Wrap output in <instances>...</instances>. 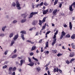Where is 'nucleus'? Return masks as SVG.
<instances>
[{"label":"nucleus","mask_w":75,"mask_h":75,"mask_svg":"<svg viewBox=\"0 0 75 75\" xmlns=\"http://www.w3.org/2000/svg\"><path fill=\"white\" fill-rule=\"evenodd\" d=\"M28 59H29V62H30V64H28L27 65H29L30 67H33V66L34 65V62H32L31 59V58H30L28 57Z\"/></svg>","instance_id":"nucleus-1"},{"label":"nucleus","mask_w":75,"mask_h":75,"mask_svg":"<svg viewBox=\"0 0 75 75\" xmlns=\"http://www.w3.org/2000/svg\"><path fill=\"white\" fill-rule=\"evenodd\" d=\"M38 14V12H32L30 14V16L29 18H32V17H33V15H35V14Z\"/></svg>","instance_id":"nucleus-2"},{"label":"nucleus","mask_w":75,"mask_h":75,"mask_svg":"<svg viewBox=\"0 0 75 75\" xmlns=\"http://www.w3.org/2000/svg\"><path fill=\"white\" fill-rule=\"evenodd\" d=\"M65 35H66V33L65 32H64V31H63L62 33V35L60 37V39H62L63 37H64V36H65Z\"/></svg>","instance_id":"nucleus-3"},{"label":"nucleus","mask_w":75,"mask_h":75,"mask_svg":"<svg viewBox=\"0 0 75 75\" xmlns=\"http://www.w3.org/2000/svg\"><path fill=\"white\" fill-rule=\"evenodd\" d=\"M49 11V9H47L46 10H44L43 12V14L44 15L47 14V13Z\"/></svg>","instance_id":"nucleus-4"},{"label":"nucleus","mask_w":75,"mask_h":75,"mask_svg":"<svg viewBox=\"0 0 75 75\" xmlns=\"http://www.w3.org/2000/svg\"><path fill=\"white\" fill-rule=\"evenodd\" d=\"M57 11L58 10L57 9H55L52 12V13L53 14L54 16H56V13H57Z\"/></svg>","instance_id":"nucleus-5"},{"label":"nucleus","mask_w":75,"mask_h":75,"mask_svg":"<svg viewBox=\"0 0 75 75\" xmlns=\"http://www.w3.org/2000/svg\"><path fill=\"white\" fill-rule=\"evenodd\" d=\"M47 25V23H45L44 25L42 26V28L41 29V30H44L45 29V28L46 27V26Z\"/></svg>","instance_id":"nucleus-6"},{"label":"nucleus","mask_w":75,"mask_h":75,"mask_svg":"<svg viewBox=\"0 0 75 75\" xmlns=\"http://www.w3.org/2000/svg\"><path fill=\"white\" fill-rule=\"evenodd\" d=\"M18 35H16L13 38V39L14 40H16V39H17L18 38Z\"/></svg>","instance_id":"nucleus-7"},{"label":"nucleus","mask_w":75,"mask_h":75,"mask_svg":"<svg viewBox=\"0 0 75 75\" xmlns=\"http://www.w3.org/2000/svg\"><path fill=\"white\" fill-rule=\"evenodd\" d=\"M21 62V66H22V65H23V62L24 63L25 62V60H21L20 61Z\"/></svg>","instance_id":"nucleus-8"},{"label":"nucleus","mask_w":75,"mask_h":75,"mask_svg":"<svg viewBox=\"0 0 75 75\" xmlns=\"http://www.w3.org/2000/svg\"><path fill=\"white\" fill-rule=\"evenodd\" d=\"M37 24V22L35 20L32 23L33 25H36Z\"/></svg>","instance_id":"nucleus-9"},{"label":"nucleus","mask_w":75,"mask_h":75,"mask_svg":"<svg viewBox=\"0 0 75 75\" xmlns=\"http://www.w3.org/2000/svg\"><path fill=\"white\" fill-rule=\"evenodd\" d=\"M74 53L73 52H71L69 55V57H72L74 56Z\"/></svg>","instance_id":"nucleus-10"},{"label":"nucleus","mask_w":75,"mask_h":75,"mask_svg":"<svg viewBox=\"0 0 75 75\" xmlns=\"http://www.w3.org/2000/svg\"><path fill=\"white\" fill-rule=\"evenodd\" d=\"M52 52L54 54H56L57 52V50H52Z\"/></svg>","instance_id":"nucleus-11"},{"label":"nucleus","mask_w":75,"mask_h":75,"mask_svg":"<svg viewBox=\"0 0 75 75\" xmlns=\"http://www.w3.org/2000/svg\"><path fill=\"white\" fill-rule=\"evenodd\" d=\"M16 7H18L19 6H20V4H19V2H18V1H17L16 2Z\"/></svg>","instance_id":"nucleus-12"},{"label":"nucleus","mask_w":75,"mask_h":75,"mask_svg":"<svg viewBox=\"0 0 75 75\" xmlns=\"http://www.w3.org/2000/svg\"><path fill=\"white\" fill-rule=\"evenodd\" d=\"M69 27L70 30H72V23L71 22H69Z\"/></svg>","instance_id":"nucleus-13"},{"label":"nucleus","mask_w":75,"mask_h":75,"mask_svg":"<svg viewBox=\"0 0 75 75\" xmlns=\"http://www.w3.org/2000/svg\"><path fill=\"white\" fill-rule=\"evenodd\" d=\"M71 39H73V40H74L75 38V34H73L71 37Z\"/></svg>","instance_id":"nucleus-14"},{"label":"nucleus","mask_w":75,"mask_h":75,"mask_svg":"<svg viewBox=\"0 0 75 75\" xmlns=\"http://www.w3.org/2000/svg\"><path fill=\"white\" fill-rule=\"evenodd\" d=\"M39 25H42V23H43L42 21L40 20H39Z\"/></svg>","instance_id":"nucleus-15"},{"label":"nucleus","mask_w":75,"mask_h":75,"mask_svg":"<svg viewBox=\"0 0 75 75\" xmlns=\"http://www.w3.org/2000/svg\"><path fill=\"white\" fill-rule=\"evenodd\" d=\"M21 16L22 17H24L23 18H26L27 17V16L25 15V14H22L21 15Z\"/></svg>","instance_id":"nucleus-16"},{"label":"nucleus","mask_w":75,"mask_h":75,"mask_svg":"<svg viewBox=\"0 0 75 75\" xmlns=\"http://www.w3.org/2000/svg\"><path fill=\"white\" fill-rule=\"evenodd\" d=\"M20 33H22L23 34H26V32L25 31H22Z\"/></svg>","instance_id":"nucleus-17"},{"label":"nucleus","mask_w":75,"mask_h":75,"mask_svg":"<svg viewBox=\"0 0 75 75\" xmlns=\"http://www.w3.org/2000/svg\"><path fill=\"white\" fill-rule=\"evenodd\" d=\"M36 48V47L35 46H33L32 47V49H31V51H34L35 49Z\"/></svg>","instance_id":"nucleus-18"},{"label":"nucleus","mask_w":75,"mask_h":75,"mask_svg":"<svg viewBox=\"0 0 75 75\" xmlns=\"http://www.w3.org/2000/svg\"><path fill=\"white\" fill-rule=\"evenodd\" d=\"M47 18V17H44L42 20V21L44 23L45 21V20Z\"/></svg>","instance_id":"nucleus-19"},{"label":"nucleus","mask_w":75,"mask_h":75,"mask_svg":"<svg viewBox=\"0 0 75 75\" xmlns=\"http://www.w3.org/2000/svg\"><path fill=\"white\" fill-rule=\"evenodd\" d=\"M58 0H55L54 4V5H56V4L58 3Z\"/></svg>","instance_id":"nucleus-20"},{"label":"nucleus","mask_w":75,"mask_h":75,"mask_svg":"<svg viewBox=\"0 0 75 75\" xmlns=\"http://www.w3.org/2000/svg\"><path fill=\"white\" fill-rule=\"evenodd\" d=\"M12 6L13 7H15L16 6V4L15 3L13 2L12 4Z\"/></svg>","instance_id":"nucleus-21"},{"label":"nucleus","mask_w":75,"mask_h":75,"mask_svg":"<svg viewBox=\"0 0 75 75\" xmlns=\"http://www.w3.org/2000/svg\"><path fill=\"white\" fill-rule=\"evenodd\" d=\"M17 56V55H14L12 57V58H16Z\"/></svg>","instance_id":"nucleus-22"},{"label":"nucleus","mask_w":75,"mask_h":75,"mask_svg":"<svg viewBox=\"0 0 75 75\" xmlns=\"http://www.w3.org/2000/svg\"><path fill=\"white\" fill-rule=\"evenodd\" d=\"M13 36V33H12L10 34L9 37H10V38H11Z\"/></svg>","instance_id":"nucleus-23"},{"label":"nucleus","mask_w":75,"mask_h":75,"mask_svg":"<svg viewBox=\"0 0 75 75\" xmlns=\"http://www.w3.org/2000/svg\"><path fill=\"white\" fill-rule=\"evenodd\" d=\"M44 6H47L48 5V4H47V2H45L44 3Z\"/></svg>","instance_id":"nucleus-24"},{"label":"nucleus","mask_w":75,"mask_h":75,"mask_svg":"<svg viewBox=\"0 0 75 75\" xmlns=\"http://www.w3.org/2000/svg\"><path fill=\"white\" fill-rule=\"evenodd\" d=\"M66 37H67V38H70V36L69 34L66 35L65 36Z\"/></svg>","instance_id":"nucleus-25"},{"label":"nucleus","mask_w":75,"mask_h":75,"mask_svg":"<svg viewBox=\"0 0 75 75\" xmlns=\"http://www.w3.org/2000/svg\"><path fill=\"white\" fill-rule=\"evenodd\" d=\"M46 47H48V42L46 43Z\"/></svg>","instance_id":"nucleus-26"},{"label":"nucleus","mask_w":75,"mask_h":75,"mask_svg":"<svg viewBox=\"0 0 75 75\" xmlns=\"http://www.w3.org/2000/svg\"><path fill=\"white\" fill-rule=\"evenodd\" d=\"M12 69H13V68L11 67H10L9 68V71L10 72H11V70H12Z\"/></svg>","instance_id":"nucleus-27"},{"label":"nucleus","mask_w":75,"mask_h":75,"mask_svg":"<svg viewBox=\"0 0 75 75\" xmlns=\"http://www.w3.org/2000/svg\"><path fill=\"white\" fill-rule=\"evenodd\" d=\"M16 67H14L13 68H12L13 71H16Z\"/></svg>","instance_id":"nucleus-28"},{"label":"nucleus","mask_w":75,"mask_h":75,"mask_svg":"<svg viewBox=\"0 0 75 75\" xmlns=\"http://www.w3.org/2000/svg\"><path fill=\"white\" fill-rule=\"evenodd\" d=\"M62 55V54L59 53L57 55V57H59V56H61Z\"/></svg>","instance_id":"nucleus-29"},{"label":"nucleus","mask_w":75,"mask_h":75,"mask_svg":"<svg viewBox=\"0 0 75 75\" xmlns=\"http://www.w3.org/2000/svg\"><path fill=\"white\" fill-rule=\"evenodd\" d=\"M74 60H75V59L73 58L72 59H71L70 61V63H72V61H74Z\"/></svg>","instance_id":"nucleus-30"},{"label":"nucleus","mask_w":75,"mask_h":75,"mask_svg":"<svg viewBox=\"0 0 75 75\" xmlns=\"http://www.w3.org/2000/svg\"><path fill=\"white\" fill-rule=\"evenodd\" d=\"M69 9L70 11H73V9H72V7L70 6L69 7Z\"/></svg>","instance_id":"nucleus-31"},{"label":"nucleus","mask_w":75,"mask_h":75,"mask_svg":"<svg viewBox=\"0 0 75 75\" xmlns=\"http://www.w3.org/2000/svg\"><path fill=\"white\" fill-rule=\"evenodd\" d=\"M25 21H26V20H25V19L22 20L21 21V23H24V22H25Z\"/></svg>","instance_id":"nucleus-32"},{"label":"nucleus","mask_w":75,"mask_h":75,"mask_svg":"<svg viewBox=\"0 0 75 75\" xmlns=\"http://www.w3.org/2000/svg\"><path fill=\"white\" fill-rule=\"evenodd\" d=\"M33 59H34V60H35V61H38V59L35 58L34 57H33Z\"/></svg>","instance_id":"nucleus-33"},{"label":"nucleus","mask_w":75,"mask_h":75,"mask_svg":"<svg viewBox=\"0 0 75 75\" xmlns=\"http://www.w3.org/2000/svg\"><path fill=\"white\" fill-rule=\"evenodd\" d=\"M52 11H53V9H50L49 12L50 13H52Z\"/></svg>","instance_id":"nucleus-34"},{"label":"nucleus","mask_w":75,"mask_h":75,"mask_svg":"<svg viewBox=\"0 0 75 75\" xmlns=\"http://www.w3.org/2000/svg\"><path fill=\"white\" fill-rule=\"evenodd\" d=\"M6 28V26H5L3 28L2 30L3 31H4V30H5V28Z\"/></svg>","instance_id":"nucleus-35"},{"label":"nucleus","mask_w":75,"mask_h":75,"mask_svg":"<svg viewBox=\"0 0 75 75\" xmlns=\"http://www.w3.org/2000/svg\"><path fill=\"white\" fill-rule=\"evenodd\" d=\"M14 43V41H12L11 43V45H13V44Z\"/></svg>","instance_id":"nucleus-36"},{"label":"nucleus","mask_w":75,"mask_h":75,"mask_svg":"<svg viewBox=\"0 0 75 75\" xmlns=\"http://www.w3.org/2000/svg\"><path fill=\"white\" fill-rule=\"evenodd\" d=\"M36 69L37 70V71H38V72H39V71H40V70H41V69L40 68H36Z\"/></svg>","instance_id":"nucleus-37"},{"label":"nucleus","mask_w":75,"mask_h":75,"mask_svg":"<svg viewBox=\"0 0 75 75\" xmlns=\"http://www.w3.org/2000/svg\"><path fill=\"white\" fill-rule=\"evenodd\" d=\"M17 8L18 10H21V7H20V6H17Z\"/></svg>","instance_id":"nucleus-38"},{"label":"nucleus","mask_w":75,"mask_h":75,"mask_svg":"<svg viewBox=\"0 0 75 75\" xmlns=\"http://www.w3.org/2000/svg\"><path fill=\"white\" fill-rule=\"evenodd\" d=\"M34 54V53L33 52H30V56H32L33 55V54Z\"/></svg>","instance_id":"nucleus-39"},{"label":"nucleus","mask_w":75,"mask_h":75,"mask_svg":"<svg viewBox=\"0 0 75 75\" xmlns=\"http://www.w3.org/2000/svg\"><path fill=\"white\" fill-rule=\"evenodd\" d=\"M57 41V38L54 39L53 40V42H54L56 43V42Z\"/></svg>","instance_id":"nucleus-40"},{"label":"nucleus","mask_w":75,"mask_h":75,"mask_svg":"<svg viewBox=\"0 0 75 75\" xmlns=\"http://www.w3.org/2000/svg\"><path fill=\"white\" fill-rule=\"evenodd\" d=\"M58 33V30H57L56 31V33H54V35H57Z\"/></svg>","instance_id":"nucleus-41"},{"label":"nucleus","mask_w":75,"mask_h":75,"mask_svg":"<svg viewBox=\"0 0 75 75\" xmlns=\"http://www.w3.org/2000/svg\"><path fill=\"white\" fill-rule=\"evenodd\" d=\"M7 67V65H5L3 67V68H4V69H5V68H6Z\"/></svg>","instance_id":"nucleus-42"},{"label":"nucleus","mask_w":75,"mask_h":75,"mask_svg":"<svg viewBox=\"0 0 75 75\" xmlns=\"http://www.w3.org/2000/svg\"><path fill=\"white\" fill-rule=\"evenodd\" d=\"M43 4H44V3L43 2H41L40 4V6H42L43 5Z\"/></svg>","instance_id":"nucleus-43"},{"label":"nucleus","mask_w":75,"mask_h":75,"mask_svg":"<svg viewBox=\"0 0 75 75\" xmlns=\"http://www.w3.org/2000/svg\"><path fill=\"white\" fill-rule=\"evenodd\" d=\"M66 63H67V64H69V61L68 60H67L66 61Z\"/></svg>","instance_id":"nucleus-44"},{"label":"nucleus","mask_w":75,"mask_h":75,"mask_svg":"<svg viewBox=\"0 0 75 75\" xmlns=\"http://www.w3.org/2000/svg\"><path fill=\"white\" fill-rule=\"evenodd\" d=\"M50 32H51V31H48L47 32L45 35H47V34H48L49 33H50Z\"/></svg>","instance_id":"nucleus-45"},{"label":"nucleus","mask_w":75,"mask_h":75,"mask_svg":"<svg viewBox=\"0 0 75 75\" xmlns=\"http://www.w3.org/2000/svg\"><path fill=\"white\" fill-rule=\"evenodd\" d=\"M56 35H54L53 37V39H55L56 38Z\"/></svg>","instance_id":"nucleus-46"},{"label":"nucleus","mask_w":75,"mask_h":75,"mask_svg":"<svg viewBox=\"0 0 75 75\" xmlns=\"http://www.w3.org/2000/svg\"><path fill=\"white\" fill-rule=\"evenodd\" d=\"M56 71H57V69H56V68L54 69V72H56Z\"/></svg>","instance_id":"nucleus-47"},{"label":"nucleus","mask_w":75,"mask_h":75,"mask_svg":"<svg viewBox=\"0 0 75 75\" xmlns=\"http://www.w3.org/2000/svg\"><path fill=\"white\" fill-rule=\"evenodd\" d=\"M47 73H48V75H51V74H50V72L49 71H48Z\"/></svg>","instance_id":"nucleus-48"},{"label":"nucleus","mask_w":75,"mask_h":75,"mask_svg":"<svg viewBox=\"0 0 75 75\" xmlns=\"http://www.w3.org/2000/svg\"><path fill=\"white\" fill-rule=\"evenodd\" d=\"M62 4H60L59 5V7L60 8H61V7H62Z\"/></svg>","instance_id":"nucleus-49"},{"label":"nucleus","mask_w":75,"mask_h":75,"mask_svg":"<svg viewBox=\"0 0 75 75\" xmlns=\"http://www.w3.org/2000/svg\"><path fill=\"white\" fill-rule=\"evenodd\" d=\"M56 71L57 72H58V71H59V69L58 68H56Z\"/></svg>","instance_id":"nucleus-50"},{"label":"nucleus","mask_w":75,"mask_h":75,"mask_svg":"<svg viewBox=\"0 0 75 75\" xmlns=\"http://www.w3.org/2000/svg\"><path fill=\"white\" fill-rule=\"evenodd\" d=\"M44 53H45V54H49V51H47V52H44Z\"/></svg>","instance_id":"nucleus-51"},{"label":"nucleus","mask_w":75,"mask_h":75,"mask_svg":"<svg viewBox=\"0 0 75 75\" xmlns=\"http://www.w3.org/2000/svg\"><path fill=\"white\" fill-rule=\"evenodd\" d=\"M16 52H17V50L15 49V50H14V51H13V52H14V53H16Z\"/></svg>","instance_id":"nucleus-52"},{"label":"nucleus","mask_w":75,"mask_h":75,"mask_svg":"<svg viewBox=\"0 0 75 75\" xmlns=\"http://www.w3.org/2000/svg\"><path fill=\"white\" fill-rule=\"evenodd\" d=\"M55 42H53L52 43V46H53V45H54V44H55Z\"/></svg>","instance_id":"nucleus-53"},{"label":"nucleus","mask_w":75,"mask_h":75,"mask_svg":"<svg viewBox=\"0 0 75 75\" xmlns=\"http://www.w3.org/2000/svg\"><path fill=\"white\" fill-rule=\"evenodd\" d=\"M27 42H30V43L31 42V41L29 40H27Z\"/></svg>","instance_id":"nucleus-54"},{"label":"nucleus","mask_w":75,"mask_h":75,"mask_svg":"<svg viewBox=\"0 0 75 75\" xmlns=\"http://www.w3.org/2000/svg\"><path fill=\"white\" fill-rule=\"evenodd\" d=\"M42 40L41 39L39 42V43H41L42 42Z\"/></svg>","instance_id":"nucleus-55"},{"label":"nucleus","mask_w":75,"mask_h":75,"mask_svg":"<svg viewBox=\"0 0 75 75\" xmlns=\"http://www.w3.org/2000/svg\"><path fill=\"white\" fill-rule=\"evenodd\" d=\"M42 9H43V10H44L45 9V6H43V7Z\"/></svg>","instance_id":"nucleus-56"},{"label":"nucleus","mask_w":75,"mask_h":75,"mask_svg":"<svg viewBox=\"0 0 75 75\" xmlns=\"http://www.w3.org/2000/svg\"><path fill=\"white\" fill-rule=\"evenodd\" d=\"M17 21H13V23H17Z\"/></svg>","instance_id":"nucleus-57"},{"label":"nucleus","mask_w":75,"mask_h":75,"mask_svg":"<svg viewBox=\"0 0 75 75\" xmlns=\"http://www.w3.org/2000/svg\"><path fill=\"white\" fill-rule=\"evenodd\" d=\"M73 6H74V7H75V2L73 3Z\"/></svg>","instance_id":"nucleus-58"},{"label":"nucleus","mask_w":75,"mask_h":75,"mask_svg":"<svg viewBox=\"0 0 75 75\" xmlns=\"http://www.w3.org/2000/svg\"><path fill=\"white\" fill-rule=\"evenodd\" d=\"M32 8H34V5H32Z\"/></svg>","instance_id":"nucleus-59"},{"label":"nucleus","mask_w":75,"mask_h":75,"mask_svg":"<svg viewBox=\"0 0 75 75\" xmlns=\"http://www.w3.org/2000/svg\"><path fill=\"white\" fill-rule=\"evenodd\" d=\"M4 54H5V55H7V51L5 52Z\"/></svg>","instance_id":"nucleus-60"},{"label":"nucleus","mask_w":75,"mask_h":75,"mask_svg":"<svg viewBox=\"0 0 75 75\" xmlns=\"http://www.w3.org/2000/svg\"><path fill=\"white\" fill-rule=\"evenodd\" d=\"M72 48H74V49H75V45L73 46H72Z\"/></svg>","instance_id":"nucleus-61"},{"label":"nucleus","mask_w":75,"mask_h":75,"mask_svg":"<svg viewBox=\"0 0 75 75\" xmlns=\"http://www.w3.org/2000/svg\"><path fill=\"white\" fill-rule=\"evenodd\" d=\"M45 69H46V71H47V70H48V67H46Z\"/></svg>","instance_id":"nucleus-62"},{"label":"nucleus","mask_w":75,"mask_h":75,"mask_svg":"<svg viewBox=\"0 0 75 75\" xmlns=\"http://www.w3.org/2000/svg\"><path fill=\"white\" fill-rule=\"evenodd\" d=\"M59 71L60 72V73H62V70L60 69L59 70Z\"/></svg>","instance_id":"nucleus-63"},{"label":"nucleus","mask_w":75,"mask_h":75,"mask_svg":"<svg viewBox=\"0 0 75 75\" xmlns=\"http://www.w3.org/2000/svg\"><path fill=\"white\" fill-rule=\"evenodd\" d=\"M15 72H14L12 73V75H15Z\"/></svg>","instance_id":"nucleus-64"}]
</instances>
